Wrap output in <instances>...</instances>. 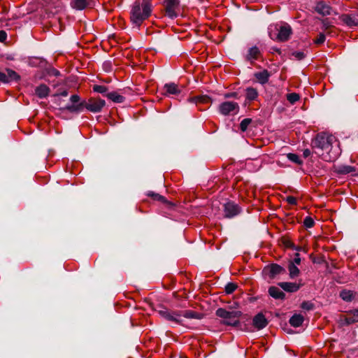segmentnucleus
Wrapping results in <instances>:
<instances>
[{"label":"nucleus","instance_id":"f257e3e1","mask_svg":"<svg viewBox=\"0 0 358 358\" xmlns=\"http://www.w3.org/2000/svg\"><path fill=\"white\" fill-rule=\"evenodd\" d=\"M152 4L150 0H136L131 10V20L139 27L151 14Z\"/></svg>","mask_w":358,"mask_h":358},{"label":"nucleus","instance_id":"f03ea898","mask_svg":"<svg viewBox=\"0 0 358 358\" xmlns=\"http://www.w3.org/2000/svg\"><path fill=\"white\" fill-rule=\"evenodd\" d=\"M292 33V28L289 24L280 26L271 25L268 28V35L273 41L285 42L289 40Z\"/></svg>","mask_w":358,"mask_h":358},{"label":"nucleus","instance_id":"7ed1b4c3","mask_svg":"<svg viewBox=\"0 0 358 358\" xmlns=\"http://www.w3.org/2000/svg\"><path fill=\"white\" fill-rule=\"evenodd\" d=\"M335 141V137L331 135H328L325 133L318 134L312 142L313 148L318 149L320 151H331L333 141Z\"/></svg>","mask_w":358,"mask_h":358},{"label":"nucleus","instance_id":"20e7f679","mask_svg":"<svg viewBox=\"0 0 358 358\" xmlns=\"http://www.w3.org/2000/svg\"><path fill=\"white\" fill-rule=\"evenodd\" d=\"M216 315L225 320L224 323L228 325L237 326L239 324V317L241 312L239 310L228 311L224 308H218Z\"/></svg>","mask_w":358,"mask_h":358},{"label":"nucleus","instance_id":"39448f33","mask_svg":"<svg viewBox=\"0 0 358 358\" xmlns=\"http://www.w3.org/2000/svg\"><path fill=\"white\" fill-rule=\"evenodd\" d=\"M158 313L162 317L168 321L175 322L178 324H182V316L180 310H171L166 308H163L158 310Z\"/></svg>","mask_w":358,"mask_h":358},{"label":"nucleus","instance_id":"423d86ee","mask_svg":"<svg viewBox=\"0 0 358 358\" xmlns=\"http://www.w3.org/2000/svg\"><path fill=\"white\" fill-rule=\"evenodd\" d=\"M224 216L227 218H232L239 215L242 209L234 201H228L223 206Z\"/></svg>","mask_w":358,"mask_h":358},{"label":"nucleus","instance_id":"0eeeda50","mask_svg":"<svg viewBox=\"0 0 358 358\" xmlns=\"http://www.w3.org/2000/svg\"><path fill=\"white\" fill-rule=\"evenodd\" d=\"M238 110V104L234 101H224L219 106V111L224 115L236 114Z\"/></svg>","mask_w":358,"mask_h":358},{"label":"nucleus","instance_id":"6e6552de","mask_svg":"<svg viewBox=\"0 0 358 358\" xmlns=\"http://www.w3.org/2000/svg\"><path fill=\"white\" fill-rule=\"evenodd\" d=\"M179 5V0H165L164 6L166 14L171 18L176 17L178 16Z\"/></svg>","mask_w":358,"mask_h":358},{"label":"nucleus","instance_id":"1a4fd4ad","mask_svg":"<svg viewBox=\"0 0 358 358\" xmlns=\"http://www.w3.org/2000/svg\"><path fill=\"white\" fill-rule=\"evenodd\" d=\"M106 102L101 99L91 98L85 103V107L93 113H99L105 106Z\"/></svg>","mask_w":358,"mask_h":358},{"label":"nucleus","instance_id":"9d476101","mask_svg":"<svg viewBox=\"0 0 358 358\" xmlns=\"http://www.w3.org/2000/svg\"><path fill=\"white\" fill-rule=\"evenodd\" d=\"M20 78V76L11 69H6V73L0 71V81L3 83L18 80Z\"/></svg>","mask_w":358,"mask_h":358},{"label":"nucleus","instance_id":"9b49d317","mask_svg":"<svg viewBox=\"0 0 358 358\" xmlns=\"http://www.w3.org/2000/svg\"><path fill=\"white\" fill-rule=\"evenodd\" d=\"M340 20L350 27L358 25V16L353 14H343L340 17Z\"/></svg>","mask_w":358,"mask_h":358},{"label":"nucleus","instance_id":"f8f14e48","mask_svg":"<svg viewBox=\"0 0 358 358\" xmlns=\"http://www.w3.org/2000/svg\"><path fill=\"white\" fill-rule=\"evenodd\" d=\"M252 323L257 329H262L266 327L268 321L262 313H258L254 317Z\"/></svg>","mask_w":358,"mask_h":358},{"label":"nucleus","instance_id":"ddd939ff","mask_svg":"<svg viewBox=\"0 0 358 358\" xmlns=\"http://www.w3.org/2000/svg\"><path fill=\"white\" fill-rule=\"evenodd\" d=\"M278 285L285 292H296L301 287L302 284L289 282H279Z\"/></svg>","mask_w":358,"mask_h":358},{"label":"nucleus","instance_id":"4468645a","mask_svg":"<svg viewBox=\"0 0 358 358\" xmlns=\"http://www.w3.org/2000/svg\"><path fill=\"white\" fill-rule=\"evenodd\" d=\"M164 94L166 96L169 95H177L180 93V90L179 89L178 85L171 83H167L164 86Z\"/></svg>","mask_w":358,"mask_h":358},{"label":"nucleus","instance_id":"2eb2a0df","mask_svg":"<svg viewBox=\"0 0 358 358\" xmlns=\"http://www.w3.org/2000/svg\"><path fill=\"white\" fill-rule=\"evenodd\" d=\"M90 3V0H71L70 5L71 8L76 10H83L88 7Z\"/></svg>","mask_w":358,"mask_h":358},{"label":"nucleus","instance_id":"dca6fc26","mask_svg":"<svg viewBox=\"0 0 358 358\" xmlns=\"http://www.w3.org/2000/svg\"><path fill=\"white\" fill-rule=\"evenodd\" d=\"M331 10V7L324 1L318 2L315 6V10L322 15H330Z\"/></svg>","mask_w":358,"mask_h":358},{"label":"nucleus","instance_id":"f3484780","mask_svg":"<svg viewBox=\"0 0 358 358\" xmlns=\"http://www.w3.org/2000/svg\"><path fill=\"white\" fill-rule=\"evenodd\" d=\"M50 88L45 84H41L35 89V94L40 99L45 98L48 96L50 93Z\"/></svg>","mask_w":358,"mask_h":358},{"label":"nucleus","instance_id":"a211bd4d","mask_svg":"<svg viewBox=\"0 0 358 358\" xmlns=\"http://www.w3.org/2000/svg\"><path fill=\"white\" fill-rule=\"evenodd\" d=\"M254 76L259 83L264 85L268 83L271 73L266 69H264L262 71L255 73Z\"/></svg>","mask_w":358,"mask_h":358},{"label":"nucleus","instance_id":"6ab92c4d","mask_svg":"<svg viewBox=\"0 0 358 358\" xmlns=\"http://www.w3.org/2000/svg\"><path fill=\"white\" fill-rule=\"evenodd\" d=\"M267 269L269 271V275L271 278H273L276 275L280 274L285 271V268L277 264H272L268 266Z\"/></svg>","mask_w":358,"mask_h":358},{"label":"nucleus","instance_id":"aec40b11","mask_svg":"<svg viewBox=\"0 0 358 358\" xmlns=\"http://www.w3.org/2000/svg\"><path fill=\"white\" fill-rule=\"evenodd\" d=\"M270 296L275 299H284L285 294L278 287L272 286L268 289Z\"/></svg>","mask_w":358,"mask_h":358},{"label":"nucleus","instance_id":"412c9836","mask_svg":"<svg viewBox=\"0 0 358 358\" xmlns=\"http://www.w3.org/2000/svg\"><path fill=\"white\" fill-rule=\"evenodd\" d=\"M181 316L188 319H196L201 320L203 318V314L199 313L198 312L191 310H180Z\"/></svg>","mask_w":358,"mask_h":358},{"label":"nucleus","instance_id":"4be33fe9","mask_svg":"<svg viewBox=\"0 0 358 358\" xmlns=\"http://www.w3.org/2000/svg\"><path fill=\"white\" fill-rule=\"evenodd\" d=\"M304 320L303 316L301 314H294L289 319V324L294 327H299L301 326Z\"/></svg>","mask_w":358,"mask_h":358},{"label":"nucleus","instance_id":"5701e85b","mask_svg":"<svg viewBox=\"0 0 358 358\" xmlns=\"http://www.w3.org/2000/svg\"><path fill=\"white\" fill-rule=\"evenodd\" d=\"M105 96L115 103H123L125 100V98L117 92L107 93Z\"/></svg>","mask_w":358,"mask_h":358},{"label":"nucleus","instance_id":"b1692460","mask_svg":"<svg viewBox=\"0 0 358 358\" xmlns=\"http://www.w3.org/2000/svg\"><path fill=\"white\" fill-rule=\"evenodd\" d=\"M258 96V92L253 87H248L245 90V97L249 101L255 100Z\"/></svg>","mask_w":358,"mask_h":358},{"label":"nucleus","instance_id":"393cba45","mask_svg":"<svg viewBox=\"0 0 358 358\" xmlns=\"http://www.w3.org/2000/svg\"><path fill=\"white\" fill-rule=\"evenodd\" d=\"M287 268L289 271V275L290 278L293 279L297 277L300 273V270L297 267V265H295L294 263L288 264Z\"/></svg>","mask_w":358,"mask_h":358},{"label":"nucleus","instance_id":"a878e982","mask_svg":"<svg viewBox=\"0 0 358 358\" xmlns=\"http://www.w3.org/2000/svg\"><path fill=\"white\" fill-rule=\"evenodd\" d=\"M337 173L339 174H348L350 173L355 172V168L349 165H341L337 167Z\"/></svg>","mask_w":358,"mask_h":358},{"label":"nucleus","instance_id":"bb28decb","mask_svg":"<svg viewBox=\"0 0 358 358\" xmlns=\"http://www.w3.org/2000/svg\"><path fill=\"white\" fill-rule=\"evenodd\" d=\"M260 55V51L257 46L252 47L249 49L247 55V59L252 60L257 59Z\"/></svg>","mask_w":358,"mask_h":358},{"label":"nucleus","instance_id":"cd10ccee","mask_svg":"<svg viewBox=\"0 0 358 358\" xmlns=\"http://www.w3.org/2000/svg\"><path fill=\"white\" fill-rule=\"evenodd\" d=\"M358 322V309L353 310L345 317L347 324H353Z\"/></svg>","mask_w":358,"mask_h":358},{"label":"nucleus","instance_id":"c85d7f7f","mask_svg":"<svg viewBox=\"0 0 358 358\" xmlns=\"http://www.w3.org/2000/svg\"><path fill=\"white\" fill-rule=\"evenodd\" d=\"M340 296L345 301H350L353 299V292L350 290H343L340 293Z\"/></svg>","mask_w":358,"mask_h":358},{"label":"nucleus","instance_id":"c756f323","mask_svg":"<svg viewBox=\"0 0 358 358\" xmlns=\"http://www.w3.org/2000/svg\"><path fill=\"white\" fill-rule=\"evenodd\" d=\"M287 157L289 160H290L291 162H292L296 164L301 165L303 164V161L300 159L299 156L297 155L296 154L288 153V154H287Z\"/></svg>","mask_w":358,"mask_h":358},{"label":"nucleus","instance_id":"7c9ffc66","mask_svg":"<svg viewBox=\"0 0 358 358\" xmlns=\"http://www.w3.org/2000/svg\"><path fill=\"white\" fill-rule=\"evenodd\" d=\"M147 195L150 197H152L154 200L159 201L162 203H166L167 201L166 198L157 193H155L153 192H148Z\"/></svg>","mask_w":358,"mask_h":358},{"label":"nucleus","instance_id":"2f4dec72","mask_svg":"<svg viewBox=\"0 0 358 358\" xmlns=\"http://www.w3.org/2000/svg\"><path fill=\"white\" fill-rule=\"evenodd\" d=\"M237 287H238V286L236 284H235L234 282H229L225 286V292L227 294H230L233 293L236 289Z\"/></svg>","mask_w":358,"mask_h":358},{"label":"nucleus","instance_id":"473e14b6","mask_svg":"<svg viewBox=\"0 0 358 358\" xmlns=\"http://www.w3.org/2000/svg\"><path fill=\"white\" fill-rule=\"evenodd\" d=\"M209 97L206 96H195L190 99L191 101L195 102V103H207L209 101Z\"/></svg>","mask_w":358,"mask_h":358},{"label":"nucleus","instance_id":"72a5a7b5","mask_svg":"<svg viewBox=\"0 0 358 358\" xmlns=\"http://www.w3.org/2000/svg\"><path fill=\"white\" fill-rule=\"evenodd\" d=\"M299 95L296 93H290L287 95V99L292 104L296 103L299 100Z\"/></svg>","mask_w":358,"mask_h":358},{"label":"nucleus","instance_id":"f704fd0d","mask_svg":"<svg viewBox=\"0 0 358 358\" xmlns=\"http://www.w3.org/2000/svg\"><path fill=\"white\" fill-rule=\"evenodd\" d=\"M93 90L95 92L105 94L108 91V88L105 85H95L93 86Z\"/></svg>","mask_w":358,"mask_h":358},{"label":"nucleus","instance_id":"c9c22d12","mask_svg":"<svg viewBox=\"0 0 358 358\" xmlns=\"http://www.w3.org/2000/svg\"><path fill=\"white\" fill-rule=\"evenodd\" d=\"M252 120L250 118L243 119L240 124V129L242 131H245L248 125L251 123Z\"/></svg>","mask_w":358,"mask_h":358},{"label":"nucleus","instance_id":"e433bc0d","mask_svg":"<svg viewBox=\"0 0 358 358\" xmlns=\"http://www.w3.org/2000/svg\"><path fill=\"white\" fill-rule=\"evenodd\" d=\"M303 224L307 228H311L315 224V221L311 217H306L303 220Z\"/></svg>","mask_w":358,"mask_h":358},{"label":"nucleus","instance_id":"4c0bfd02","mask_svg":"<svg viewBox=\"0 0 358 358\" xmlns=\"http://www.w3.org/2000/svg\"><path fill=\"white\" fill-rule=\"evenodd\" d=\"M326 37L324 34L320 33L317 38L314 41L315 44L321 45L325 41Z\"/></svg>","mask_w":358,"mask_h":358},{"label":"nucleus","instance_id":"58836bf2","mask_svg":"<svg viewBox=\"0 0 358 358\" xmlns=\"http://www.w3.org/2000/svg\"><path fill=\"white\" fill-rule=\"evenodd\" d=\"M301 307L304 310H310L313 308L314 306L312 303H310L309 301H303L301 303Z\"/></svg>","mask_w":358,"mask_h":358},{"label":"nucleus","instance_id":"ea45409f","mask_svg":"<svg viewBox=\"0 0 358 358\" xmlns=\"http://www.w3.org/2000/svg\"><path fill=\"white\" fill-rule=\"evenodd\" d=\"M301 258L299 253H296L293 260L290 261L289 263H294L295 265H299L301 264Z\"/></svg>","mask_w":358,"mask_h":358},{"label":"nucleus","instance_id":"a19ab883","mask_svg":"<svg viewBox=\"0 0 358 358\" xmlns=\"http://www.w3.org/2000/svg\"><path fill=\"white\" fill-rule=\"evenodd\" d=\"M292 55L294 56L298 60H301L304 58L305 55L303 52H294Z\"/></svg>","mask_w":358,"mask_h":358},{"label":"nucleus","instance_id":"79ce46f5","mask_svg":"<svg viewBox=\"0 0 358 358\" xmlns=\"http://www.w3.org/2000/svg\"><path fill=\"white\" fill-rule=\"evenodd\" d=\"M286 201L290 205H296L297 201L296 199L294 196H289L286 198Z\"/></svg>","mask_w":358,"mask_h":358},{"label":"nucleus","instance_id":"37998d69","mask_svg":"<svg viewBox=\"0 0 358 358\" xmlns=\"http://www.w3.org/2000/svg\"><path fill=\"white\" fill-rule=\"evenodd\" d=\"M224 97L225 99L237 98L238 93L237 92H228V93H226L224 94Z\"/></svg>","mask_w":358,"mask_h":358},{"label":"nucleus","instance_id":"c03bdc74","mask_svg":"<svg viewBox=\"0 0 358 358\" xmlns=\"http://www.w3.org/2000/svg\"><path fill=\"white\" fill-rule=\"evenodd\" d=\"M70 100L72 103H78L80 100V97L78 94H73L70 97Z\"/></svg>","mask_w":358,"mask_h":358},{"label":"nucleus","instance_id":"a18cd8bd","mask_svg":"<svg viewBox=\"0 0 358 358\" xmlns=\"http://www.w3.org/2000/svg\"><path fill=\"white\" fill-rule=\"evenodd\" d=\"M7 38V34L5 31H0V42H4Z\"/></svg>","mask_w":358,"mask_h":358},{"label":"nucleus","instance_id":"49530a36","mask_svg":"<svg viewBox=\"0 0 358 358\" xmlns=\"http://www.w3.org/2000/svg\"><path fill=\"white\" fill-rule=\"evenodd\" d=\"M66 108L71 112H75L79 109V107H78V106H76L71 105V106H67L66 107Z\"/></svg>","mask_w":358,"mask_h":358},{"label":"nucleus","instance_id":"de8ad7c7","mask_svg":"<svg viewBox=\"0 0 358 358\" xmlns=\"http://www.w3.org/2000/svg\"><path fill=\"white\" fill-rule=\"evenodd\" d=\"M50 73L51 75L55 76H59L60 75L59 71L55 69H52Z\"/></svg>","mask_w":358,"mask_h":358},{"label":"nucleus","instance_id":"09e8293b","mask_svg":"<svg viewBox=\"0 0 358 358\" xmlns=\"http://www.w3.org/2000/svg\"><path fill=\"white\" fill-rule=\"evenodd\" d=\"M69 94V92L67 90H64L57 95H60L62 96H67Z\"/></svg>","mask_w":358,"mask_h":358},{"label":"nucleus","instance_id":"8fccbe9b","mask_svg":"<svg viewBox=\"0 0 358 358\" xmlns=\"http://www.w3.org/2000/svg\"><path fill=\"white\" fill-rule=\"evenodd\" d=\"M310 155V151L308 149H306L303 151V156L305 157H308Z\"/></svg>","mask_w":358,"mask_h":358},{"label":"nucleus","instance_id":"3c124183","mask_svg":"<svg viewBox=\"0 0 358 358\" xmlns=\"http://www.w3.org/2000/svg\"><path fill=\"white\" fill-rule=\"evenodd\" d=\"M287 247H290V248H292L293 249H295L296 250H299V248H295L294 244H292V243H289L287 245Z\"/></svg>","mask_w":358,"mask_h":358},{"label":"nucleus","instance_id":"603ef678","mask_svg":"<svg viewBox=\"0 0 358 358\" xmlns=\"http://www.w3.org/2000/svg\"><path fill=\"white\" fill-rule=\"evenodd\" d=\"M338 155V153L337 152V153H335L333 157L329 156V160H331V159H336Z\"/></svg>","mask_w":358,"mask_h":358},{"label":"nucleus","instance_id":"864d4df0","mask_svg":"<svg viewBox=\"0 0 358 358\" xmlns=\"http://www.w3.org/2000/svg\"><path fill=\"white\" fill-rule=\"evenodd\" d=\"M273 50H274V51H276V52H280V50H279V49H278V48H275V49H273Z\"/></svg>","mask_w":358,"mask_h":358}]
</instances>
